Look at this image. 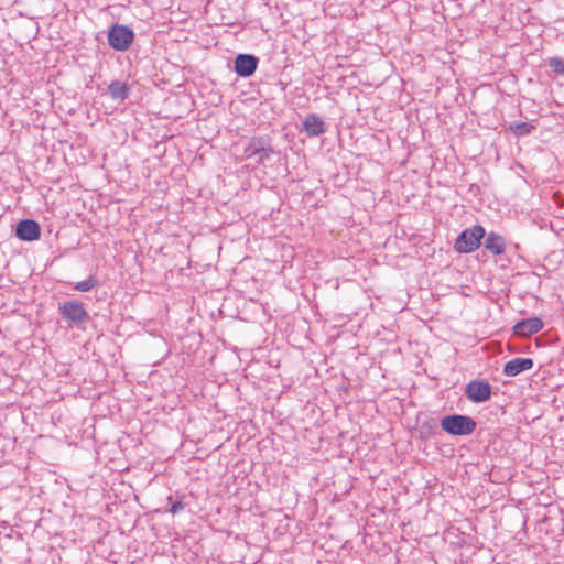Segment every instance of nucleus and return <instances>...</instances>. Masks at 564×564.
<instances>
[{"label":"nucleus","mask_w":564,"mask_h":564,"mask_svg":"<svg viewBox=\"0 0 564 564\" xmlns=\"http://www.w3.org/2000/svg\"><path fill=\"white\" fill-rule=\"evenodd\" d=\"M58 312L63 319L67 322L68 328L85 329V325L90 318L84 303L77 300L59 303Z\"/></svg>","instance_id":"nucleus-1"},{"label":"nucleus","mask_w":564,"mask_h":564,"mask_svg":"<svg viewBox=\"0 0 564 564\" xmlns=\"http://www.w3.org/2000/svg\"><path fill=\"white\" fill-rule=\"evenodd\" d=\"M476 421L467 415L451 414L442 417L441 427L446 433L454 436H466L476 430Z\"/></svg>","instance_id":"nucleus-2"},{"label":"nucleus","mask_w":564,"mask_h":564,"mask_svg":"<svg viewBox=\"0 0 564 564\" xmlns=\"http://www.w3.org/2000/svg\"><path fill=\"white\" fill-rule=\"evenodd\" d=\"M486 231L482 226L475 225L463 230L455 240L454 249L459 253H470L477 250L485 238Z\"/></svg>","instance_id":"nucleus-3"},{"label":"nucleus","mask_w":564,"mask_h":564,"mask_svg":"<svg viewBox=\"0 0 564 564\" xmlns=\"http://www.w3.org/2000/svg\"><path fill=\"white\" fill-rule=\"evenodd\" d=\"M134 37L133 30L124 24H115L109 28L107 33L109 46L119 52L127 51L133 43Z\"/></svg>","instance_id":"nucleus-4"},{"label":"nucleus","mask_w":564,"mask_h":564,"mask_svg":"<svg viewBox=\"0 0 564 564\" xmlns=\"http://www.w3.org/2000/svg\"><path fill=\"white\" fill-rule=\"evenodd\" d=\"M273 153V149L270 139L267 137H253L249 143L245 147L243 154L246 158L258 156L257 163L263 164L270 159Z\"/></svg>","instance_id":"nucleus-5"},{"label":"nucleus","mask_w":564,"mask_h":564,"mask_svg":"<svg viewBox=\"0 0 564 564\" xmlns=\"http://www.w3.org/2000/svg\"><path fill=\"white\" fill-rule=\"evenodd\" d=\"M491 386L485 380H473L465 388V395L474 403H482L491 398Z\"/></svg>","instance_id":"nucleus-6"},{"label":"nucleus","mask_w":564,"mask_h":564,"mask_svg":"<svg viewBox=\"0 0 564 564\" xmlns=\"http://www.w3.org/2000/svg\"><path fill=\"white\" fill-rule=\"evenodd\" d=\"M259 58L253 54L240 53L234 61V70L239 77L248 78L258 68Z\"/></svg>","instance_id":"nucleus-7"},{"label":"nucleus","mask_w":564,"mask_h":564,"mask_svg":"<svg viewBox=\"0 0 564 564\" xmlns=\"http://www.w3.org/2000/svg\"><path fill=\"white\" fill-rule=\"evenodd\" d=\"M15 236L22 241H35L41 236V227L33 219H22L15 226Z\"/></svg>","instance_id":"nucleus-8"},{"label":"nucleus","mask_w":564,"mask_h":564,"mask_svg":"<svg viewBox=\"0 0 564 564\" xmlns=\"http://www.w3.org/2000/svg\"><path fill=\"white\" fill-rule=\"evenodd\" d=\"M543 321L539 317H530L519 321L512 328L519 337H529L543 328Z\"/></svg>","instance_id":"nucleus-9"},{"label":"nucleus","mask_w":564,"mask_h":564,"mask_svg":"<svg viewBox=\"0 0 564 564\" xmlns=\"http://www.w3.org/2000/svg\"><path fill=\"white\" fill-rule=\"evenodd\" d=\"M534 361L532 358H514L503 366V375L507 377H516L523 371L532 369Z\"/></svg>","instance_id":"nucleus-10"},{"label":"nucleus","mask_w":564,"mask_h":564,"mask_svg":"<svg viewBox=\"0 0 564 564\" xmlns=\"http://www.w3.org/2000/svg\"><path fill=\"white\" fill-rule=\"evenodd\" d=\"M303 129L308 137H319L326 132L327 126L324 120L316 113L308 115L303 120Z\"/></svg>","instance_id":"nucleus-11"},{"label":"nucleus","mask_w":564,"mask_h":564,"mask_svg":"<svg viewBox=\"0 0 564 564\" xmlns=\"http://www.w3.org/2000/svg\"><path fill=\"white\" fill-rule=\"evenodd\" d=\"M484 247L494 256H500L506 250V241L501 235L490 231L485 236Z\"/></svg>","instance_id":"nucleus-12"},{"label":"nucleus","mask_w":564,"mask_h":564,"mask_svg":"<svg viewBox=\"0 0 564 564\" xmlns=\"http://www.w3.org/2000/svg\"><path fill=\"white\" fill-rule=\"evenodd\" d=\"M108 93L115 100H124L129 96V87L123 82L113 80L108 86Z\"/></svg>","instance_id":"nucleus-13"},{"label":"nucleus","mask_w":564,"mask_h":564,"mask_svg":"<svg viewBox=\"0 0 564 564\" xmlns=\"http://www.w3.org/2000/svg\"><path fill=\"white\" fill-rule=\"evenodd\" d=\"M509 130L516 135V137H524L529 135L535 130V127L531 123L518 121L513 122L509 126Z\"/></svg>","instance_id":"nucleus-14"},{"label":"nucleus","mask_w":564,"mask_h":564,"mask_svg":"<svg viewBox=\"0 0 564 564\" xmlns=\"http://www.w3.org/2000/svg\"><path fill=\"white\" fill-rule=\"evenodd\" d=\"M97 280L90 275L88 279L77 282L74 289L80 292H88L97 285Z\"/></svg>","instance_id":"nucleus-15"},{"label":"nucleus","mask_w":564,"mask_h":564,"mask_svg":"<svg viewBox=\"0 0 564 564\" xmlns=\"http://www.w3.org/2000/svg\"><path fill=\"white\" fill-rule=\"evenodd\" d=\"M549 66L556 75H564V59L560 57H551Z\"/></svg>","instance_id":"nucleus-16"},{"label":"nucleus","mask_w":564,"mask_h":564,"mask_svg":"<svg viewBox=\"0 0 564 564\" xmlns=\"http://www.w3.org/2000/svg\"><path fill=\"white\" fill-rule=\"evenodd\" d=\"M167 503L170 506L169 511L172 514H177L178 512H181L185 508V505L183 503L182 500H173L172 496L167 497Z\"/></svg>","instance_id":"nucleus-17"}]
</instances>
